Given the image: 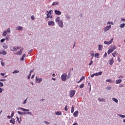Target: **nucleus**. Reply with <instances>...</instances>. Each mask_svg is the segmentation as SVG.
Segmentation results:
<instances>
[{
    "mask_svg": "<svg viewBox=\"0 0 125 125\" xmlns=\"http://www.w3.org/2000/svg\"><path fill=\"white\" fill-rule=\"evenodd\" d=\"M121 22H122L123 23H124V22H125V19L121 18Z\"/></svg>",
    "mask_w": 125,
    "mask_h": 125,
    "instance_id": "49",
    "label": "nucleus"
},
{
    "mask_svg": "<svg viewBox=\"0 0 125 125\" xmlns=\"http://www.w3.org/2000/svg\"><path fill=\"white\" fill-rule=\"evenodd\" d=\"M59 26L60 28H63L64 27V24L63 23V20H61L60 21L58 22Z\"/></svg>",
    "mask_w": 125,
    "mask_h": 125,
    "instance_id": "6",
    "label": "nucleus"
},
{
    "mask_svg": "<svg viewBox=\"0 0 125 125\" xmlns=\"http://www.w3.org/2000/svg\"><path fill=\"white\" fill-rule=\"evenodd\" d=\"M31 52H33V50H31L30 51H29L28 52V54H31Z\"/></svg>",
    "mask_w": 125,
    "mask_h": 125,
    "instance_id": "63",
    "label": "nucleus"
},
{
    "mask_svg": "<svg viewBox=\"0 0 125 125\" xmlns=\"http://www.w3.org/2000/svg\"><path fill=\"white\" fill-rule=\"evenodd\" d=\"M19 109H20V110H22V111L24 112H22L21 111H18V114L19 115H30V116H32L33 114H32V112H29L30 111L29 109H27L26 108H24L22 107H19Z\"/></svg>",
    "mask_w": 125,
    "mask_h": 125,
    "instance_id": "1",
    "label": "nucleus"
},
{
    "mask_svg": "<svg viewBox=\"0 0 125 125\" xmlns=\"http://www.w3.org/2000/svg\"><path fill=\"white\" fill-rule=\"evenodd\" d=\"M89 86V89H90V90H91V84H90V83H88V86Z\"/></svg>",
    "mask_w": 125,
    "mask_h": 125,
    "instance_id": "48",
    "label": "nucleus"
},
{
    "mask_svg": "<svg viewBox=\"0 0 125 125\" xmlns=\"http://www.w3.org/2000/svg\"><path fill=\"white\" fill-rule=\"evenodd\" d=\"M5 32H6L7 34H10V33H11V31H10V28H8L6 30H5Z\"/></svg>",
    "mask_w": 125,
    "mask_h": 125,
    "instance_id": "29",
    "label": "nucleus"
},
{
    "mask_svg": "<svg viewBox=\"0 0 125 125\" xmlns=\"http://www.w3.org/2000/svg\"><path fill=\"white\" fill-rule=\"evenodd\" d=\"M31 19L32 20H35V17H34V16H31Z\"/></svg>",
    "mask_w": 125,
    "mask_h": 125,
    "instance_id": "57",
    "label": "nucleus"
},
{
    "mask_svg": "<svg viewBox=\"0 0 125 125\" xmlns=\"http://www.w3.org/2000/svg\"><path fill=\"white\" fill-rule=\"evenodd\" d=\"M4 75H5V73H0V76H2L3 77L4 76Z\"/></svg>",
    "mask_w": 125,
    "mask_h": 125,
    "instance_id": "62",
    "label": "nucleus"
},
{
    "mask_svg": "<svg viewBox=\"0 0 125 125\" xmlns=\"http://www.w3.org/2000/svg\"><path fill=\"white\" fill-rule=\"evenodd\" d=\"M18 73H19V71L16 70L13 72V74H18Z\"/></svg>",
    "mask_w": 125,
    "mask_h": 125,
    "instance_id": "40",
    "label": "nucleus"
},
{
    "mask_svg": "<svg viewBox=\"0 0 125 125\" xmlns=\"http://www.w3.org/2000/svg\"><path fill=\"white\" fill-rule=\"evenodd\" d=\"M107 25H114V22L112 21H108L107 22Z\"/></svg>",
    "mask_w": 125,
    "mask_h": 125,
    "instance_id": "33",
    "label": "nucleus"
},
{
    "mask_svg": "<svg viewBox=\"0 0 125 125\" xmlns=\"http://www.w3.org/2000/svg\"><path fill=\"white\" fill-rule=\"evenodd\" d=\"M73 125H79V124H78V123H75L73 124Z\"/></svg>",
    "mask_w": 125,
    "mask_h": 125,
    "instance_id": "64",
    "label": "nucleus"
},
{
    "mask_svg": "<svg viewBox=\"0 0 125 125\" xmlns=\"http://www.w3.org/2000/svg\"><path fill=\"white\" fill-rule=\"evenodd\" d=\"M33 70H30V71L29 72V74L27 77V79L28 80H30V79L31 78V76L32 73H33Z\"/></svg>",
    "mask_w": 125,
    "mask_h": 125,
    "instance_id": "25",
    "label": "nucleus"
},
{
    "mask_svg": "<svg viewBox=\"0 0 125 125\" xmlns=\"http://www.w3.org/2000/svg\"><path fill=\"white\" fill-rule=\"evenodd\" d=\"M98 46H99L98 49L99 51H101L103 48V46L102 45L99 44Z\"/></svg>",
    "mask_w": 125,
    "mask_h": 125,
    "instance_id": "24",
    "label": "nucleus"
},
{
    "mask_svg": "<svg viewBox=\"0 0 125 125\" xmlns=\"http://www.w3.org/2000/svg\"><path fill=\"white\" fill-rule=\"evenodd\" d=\"M84 79H85V77H84V76H83L81 79H80V81L81 82H83V80H84Z\"/></svg>",
    "mask_w": 125,
    "mask_h": 125,
    "instance_id": "46",
    "label": "nucleus"
},
{
    "mask_svg": "<svg viewBox=\"0 0 125 125\" xmlns=\"http://www.w3.org/2000/svg\"><path fill=\"white\" fill-rule=\"evenodd\" d=\"M112 100L113 101L115 102V103H118V102H119V101H118V99H116L115 98H113Z\"/></svg>",
    "mask_w": 125,
    "mask_h": 125,
    "instance_id": "28",
    "label": "nucleus"
},
{
    "mask_svg": "<svg viewBox=\"0 0 125 125\" xmlns=\"http://www.w3.org/2000/svg\"><path fill=\"white\" fill-rule=\"evenodd\" d=\"M2 55H6V51H2Z\"/></svg>",
    "mask_w": 125,
    "mask_h": 125,
    "instance_id": "42",
    "label": "nucleus"
},
{
    "mask_svg": "<svg viewBox=\"0 0 125 125\" xmlns=\"http://www.w3.org/2000/svg\"><path fill=\"white\" fill-rule=\"evenodd\" d=\"M6 35H7V33L6 32V31H4L2 33V36L3 37H5L6 36Z\"/></svg>",
    "mask_w": 125,
    "mask_h": 125,
    "instance_id": "32",
    "label": "nucleus"
},
{
    "mask_svg": "<svg viewBox=\"0 0 125 125\" xmlns=\"http://www.w3.org/2000/svg\"><path fill=\"white\" fill-rule=\"evenodd\" d=\"M117 49V47L115 46V45H111V48L108 50L107 53L108 54H110V53H112L114 50Z\"/></svg>",
    "mask_w": 125,
    "mask_h": 125,
    "instance_id": "3",
    "label": "nucleus"
},
{
    "mask_svg": "<svg viewBox=\"0 0 125 125\" xmlns=\"http://www.w3.org/2000/svg\"><path fill=\"white\" fill-rule=\"evenodd\" d=\"M4 41H5V39H2L0 40V42H4Z\"/></svg>",
    "mask_w": 125,
    "mask_h": 125,
    "instance_id": "58",
    "label": "nucleus"
},
{
    "mask_svg": "<svg viewBox=\"0 0 125 125\" xmlns=\"http://www.w3.org/2000/svg\"><path fill=\"white\" fill-rule=\"evenodd\" d=\"M5 41H9V35H7L5 38Z\"/></svg>",
    "mask_w": 125,
    "mask_h": 125,
    "instance_id": "39",
    "label": "nucleus"
},
{
    "mask_svg": "<svg viewBox=\"0 0 125 125\" xmlns=\"http://www.w3.org/2000/svg\"><path fill=\"white\" fill-rule=\"evenodd\" d=\"M111 28H112V25H109L108 26L105 27L104 28V32L106 33V32H108V31H109V30H110L111 29Z\"/></svg>",
    "mask_w": 125,
    "mask_h": 125,
    "instance_id": "5",
    "label": "nucleus"
},
{
    "mask_svg": "<svg viewBox=\"0 0 125 125\" xmlns=\"http://www.w3.org/2000/svg\"><path fill=\"white\" fill-rule=\"evenodd\" d=\"M94 74H95V76H101V75H102V71H100L98 73H96Z\"/></svg>",
    "mask_w": 125,
    "mask_h": 125,
    "instance_id": "22",
    "label": "nucleus"
},
{
    "mask_svg": "<svg viewBox=\"0 0 125 125\" xmlns=\"http://www.w3.org/2000/svg\"><path fill=\"white\" fill-rule=\"evenodd\" d=\"M64 110L66 111H68V108H67V105H65V106L64 107Z\"/></svg>",
    "mask_w": 125,
    "mask_h": 125,
    "instance_id": "56",
    "label": "nucleus"
},
{
    "mask_svg": "<svg viewBox=\"0 0 125 125\" xmlns=\"http://www.w3.org/2000/svg\"><path fill=\"white\" fill-rule=\"evenodd\" d=\"M74 111H75V108L74 107V106L72 105V106L71 107V113L73 114Z\"/></svg>",
    "mask_w": 125,
    "mask_h": 125,
    "instance_id": "30",
    "label": "nucleus"
},
{
    "mask_svg": "<svg viewBox=\"0 0 125 125\" xmlns=\"http://www.w3.org/2000/svg\"><path fill=\"white\" fill-rule=\"evenodd\" d=\"M11 51H17V48L16 47L13 46L12 47Z\"/></svg>",
    "mask_w": 125,
    "mask_h": 125,
    "instance_id": "26",
    "label": "nucleus"
},
{
    "mask_svg": "<svg viewBox=\"0 0 125 125\" xmlns=\"http://www.w3.org/2000/svg\"><path fill=\"white\" fill-rule=\"evenodd\" d=\"M106 89H107V90H111V89H112V87H111V86H107L106 87Z\"/></svg>",
    "mask_w": 125,
    "mask_h": 125,
    "instance_id": "43",
    "label": "nucleus"
},
{
    "mask_svg": "<svg viewBox=\"0 0 125 125\" xmlns=\"http://www.w3.org/2000/svg\"><path fill=\"white\" fill-rule=\"evenodd\" d=\"M27 100H28V98H27L23 102L22 104L23 105H25V104H26V103H27Z\"/></svg>",
    "mask_w": 125,
    "mask_h": 125,
    "instance_id": "35",
    "label": "nucleus"
},
{
    "mask_svg": "<svg viewBox=\"0 0 125 125\" xmlns=\"http://www.w3.org/2000/svg\"><path fill=\"white\" fill-rule=\"evenodd\" d=\"M51 12H52V10L49 11V12L48 13H49V15H51Z\"/></svg>",
    "mask_w": 125,
    "mask_h": 125,
    "instance_id": "59",
    "label": "nucleus"
},
{
    "mask_svg": "<svg viewBox=\"0 0 125 125\" xmlns=\"http://www.w3.org/2000/svg\"><path fill=\"white\" fill-rule=\"evenodd\" d=\"M1 64L2 65V66H4V62H1Z\"/></svg>",
    "mask_w": 125,
    "mask_h": 125,
    "instance_id": "61",
    "label": "nucleus"
},
{
    "mask_svg": "<svg viewBox=\"0 0 125 125\" xmlns=\"http://www.w3.org/2000/svg\"><path fill=\"white\" fill-rule=\"evenodd\" d=\"M113 41H114V38H112L109 41H104V44H107L108 45H109V44H111V43L113 42Z\"/></svg>",
    "mask_w": 125,
    "mask_h": 125,
    "instance_id": "8",
    "label": "nucleus"
},
{
    "mask_svg": "<svg viewBox=\"0 0 125 125\" xmlns=\"http://www.w3.org/2000/svg\"><path fill=\"white\" fill-rule=\"evenodd\" d=\"M114 58H111L108 61V63L111 66L114 64Z\"/></svg>",
    "mask_w": 125,
    "mask_h": 125,
    "instance_id": "10",
    "label": "nucleus"
},
{
    "mask_svg": "<svg viewBox=\"0 0 125 125\" xmlns=\"http://www.w3.org/2000/svg\"><path fill=\"white\" fill-rule=\"evenodd\" d=\"M16 29L18 31H23V27L21 26H17Z\"/></svg>",
    "mask_w": 125,
    "mask_h": 125,
    "instance_id": "14",
    "label": "nucleus"
},
{
    "mask_svg": "<svg viewBox=\"0 0 125 125\" xmlns=\"http://www.w3.org/2000/svg\"><path fill=\"white\" fill-rule=\"evenodd\" d=\"M94 76H95V73H94V74H92V75H91V78H93V77H94Z\"/></svg>",
    "mask_w": 125,
    "mask_h": 125,
    "instance_id": "60",
    "label": "nucleus"
},
{
    "mask_svg": "<svg viewBox=\"0 0 125 125\" xmlns=\"http://www.w3.org/2000/svg\"><path fill=\"white\" fill-rule=\"evenodd\" d=\"M92 63H93V61H92V60H91V61L89 63V66H91V65H92Z\"/></svg>",
    "mask_w": 125,
    "mask_h": 125,
    "instance_id": "51",
    "label": "nucleus"
},
{
    "mask_svg": "<svg viewBox=\"0 0 125 125\" xmlns=\"http://www.w3.org/2000/svg\"><path fill=\"white\" fill-rule=\"evenodd\" d=\"M119 117L120 118H125V115L122 114H118Z\"/></svg>",
    "mask_w": 125,
    "mask_h": 125,
    "instance_id": "37",
    "label": "nucleus"
},
{
    "mask_svg": "<svg viewBox=\"0 0 125 125\" xmlns=\"http://www.w3.org/2000/svg\"><path fill=\"white\" fill-rule=\"evenodd\" d=\"M68 77H67V73H63L61 76V79L62 82H65L67 81Z\"/></svg>",
    "mask_w": 125,
    "mask_h": 125,
    "instance_id": "2",
    "label": "nucleus"
},
{
    "mask_svg": "<svg viewBox=\"0 0 125 125\" xmlns=\"http://www.w3.org/2000/svg\"><path fill=\"white\" fill-rule=\"evenodd\" d=\"M58 4H59V2L56 1L53 2V3L52 4V6H54V5H58Z\"/></svg>",
    "mask_w": 125,
    "mask_h": 125,
    "instance_id": "20",
    "label": "nucleus"
},
{
    "mask_svg": "<svg viewBox=\"0 0 125 125\" xmlns=\"http://www.w3.org/2000/svg\"><path fill=\"white\" fill-rule=\"evenodd\" d=\"M125 23H121L120 25V28H125Z\"/></svg>",
    "mask_w": 125,
    "mask_h": 125,
    "instance_id": "31",
    "label": "nucleus"
},
{
    "mask_svg": "<svg viewBox=\"0 0 125 125\" xmlns=\"http://www.w3.org/2000/svg\"><path fill=\"white\" fill-rule=\"evenodd\" d=\"M13 116H14V111H12L11 113V117L13 118Z\"/></svg>",
    "mask_w": 125,
    "mask_h": 125,
    "instance_id": "52",
    "label": "nucleus"
},
{
    "mask_svg": "<svg viewBox=\"0 0 125 125\" xmlns=\"http://www.w3.org/2000/svg\"><path fill=\"white\" fill-rule=\"evenodd\" d=\"M44 123H45V125H48L50 124L49 122H47V121H44Z\"/></svg>",
    "mask_w": 125,
    "mask_h": 125,
    "instance_id": "53",
    "label": "nucleus"
},
{
    "mask_svg": "<svg viewBox=\"0 0 125 125\" xmlns=\"http://www.w3.org/2000/svg\"><path fill=\"white\" fill-rule=\"evenodd\" d=\"M83 86H84V84L82 83L81 85H80L79 87L80 88H83Z\"/></svg>",
    "mask_w": 125,
    "mask_h": 125,
    "instance_id": "36",
    "label": "nucleus"
},
{
    "mask_svg": "<svg viewBox=\"0 0 125 125\" xmlns=\"http://www.w3.org/2000/svg\"><path fill=\"white\" fill-rule=\"evenodd\" d=\"M75 94H76V90H71L70 92H69V97L71 98H72V97H74Z\"/></svg>",
    "mask_w": 125,
    "mask_h": 125,
    "instance_id": "4",
    "label": "nucleus"
},
{
    "mask_svg": "<svg viewBox=\"0 0 125 125\" xmlns=\"http://www.w3.org/2000/svg\"><path fill=\"white\" fill-rule=\"evenodd\" d=\"M105 82H107V83H112V80L107 79V80H105Z\"/></svg>",
    "mask_w": 125,
    "mask_h": 125,
    "instance_id": "41",
    "label": "nucleus"
},
{
    "mask_svg": "<svg viewBox=\"0 0 125 125\" xmlns=\"http://www.w3.org/2000/svg\"><path fill=\"white\" fill-rule=\"evenodd\" d=\"M55 114V115H57V116H61V115H62V112H61V111H56Z\"/></svg>",
    "mask_w": 125,
    "mask_h": 125,
    "instance_id": "23",
    "label": "nucleus"
},
{
    "mask_svg": "<svg viewBox=\"0 0 125 125\" xmlns=\"http://www.w3.org/2000/svg\"><path fill=\"white\" fill-rule=\"evenodd\" d=\"M2 47L4 49H7L8 48V45L6 44L5 43H4L2 44Z\"/></svg>",
    "mask_w": 125,
    "mask_h": 125,
    "instance_id": "15",
    "label": "nucleus"
},
{
    "mask_svg": "<svg viewBox=\"0 0 125 125\" xmlns=\"http://www.w3.org/2000/svg\"><path fill=\"white\" fill-rule=\"evenodd\" d=\"M3 90H4V89L2 88H0V93H1L2 91H3Z\"/></svg>",
    "mask_w": 125,
    "mask_h": 125,
    "instance_id": "50",
    "label": "nucleus"
},
{
    "mask_svg": "<svg viewBox=\"0 0 125 125\" xmlns=\"http://www.w3.org/2000/svg\"><path fill=\"white\" fill-rule=\"evenodd\" d=\"M22 52H23V48H21L20 49V51H19L17 53H15V54L16 55H21Z\"/></svg>",
    "mask_w": 125,
    "mask_h": 125,
    "instance_id": "11",
    "label": "nucleus"
},
{
    "mask_svg": "<svg viewBox=\"0 0 125 125\" xmlns=\"http://www.w3.org/2000/svg\"><path fill=\"white\" fill-rule=\"evenodd\" d=\"M26 57V54L23 55L21 58V61H24V58Z\"/></svg>",
    "mask_w": 125,
    "mask_h": 125,
    "instance_id": "27",
    "label": "nucleus"
},
{
    "mask_svg": "<svg viewBox=\"0 0 125 125\" xmlns=\"http://www.w3.org/2000/svg\"><path fill=\"white\" fill-rule=\"evenodd\" d=\"M3 86H4L3 83L2 82H0V88L2 87Z\"/></svg>",
    "mask_w": 125,
    "mask_h": 125,
    "instance_id": "44",
    "label": "nucleus"
},
{
    "mask_svg": "<svg viewBox=\"0 0 125 125\" xmlns=\"http://www.w3.org/2000/svg\"><path fill=\"white\" fill-rule=\"evenodd\" d=\"M35 81L37 83H41L42 82V78H38L37 77H36Z\"/></svg>",
    "mask_w": 125,
    "mask_h": 125,
    "instance_id": "9",
    "label": "nucleus"
},
{
    "mask_svg": "<svg viewBox=\"0 0 125 125\" xmlns=\"http://www.w3.org/2000/svg\"><path fill=\"white\" fill-rule=\"evenodd\" d=\"M48 26H55V22L53 21H48Z\"/></svg>",
    "mask_w": 125,
    "mask_h": 125,
    "instance_id": "7",
    "label": "nucleus"
},
{
    "mask_svg": "<svg viewBox=\"0 0 125 125\" xmlns=\"http://www.w3.org/2000/svg\"><path fill=\"white\" fill-rule=\"evenodd\" d=\"M62 13L60 11H58L57 10H55V14L56 15H61Z\"/></svg>",
    "mask_w": 125,
    "mask_h": 125,
    "instance_id": "12",
    "label": "nucleus"
},
{
    "mask_svg": "<svg viewBox=\"0 0 125 125\" xmlns=\"http://www.w3.org/2000/svg\"><path fill=\"white\" fill-rule=\"evenodd\" d=\"M46 15H47L46 18H49L50 17V15H49V13H47Z\"/></svg>",
    "mask_w": 125,
    "mask_h": 125,
    "instance_id": "55",
    "label": "nucleus"
},
{
    "mask_svg": "<svg viewBox=\"0 0 125 125\" xmlns=\"http://www.w3.org/2000/svg\"><path fill=\"white\" fill-rule=\"evenodd\" d=\"M95 57H96V58H99V54L96 53L95 54Z\"/></svg>",
    "mask_w": 125,
    "mask_h": 125,
    "instance_id": "38",
    "label": "nucleus"
},
{
    "mask_svg": "<svg viewBox=\"0 0 125 125\" xmlns=\"http://www.w3.org/2000/svg\"><path fill=\"white\" fill-rule=\"evenodd\" d=\"M90 56L92 57V58H93L94 57V53L93 52L90 53Z\"/></svg>",
    "mask_w": 125,
    "mask_h": 125,
    "instance_id": "45",
    "label": "nucleus"
},
{
    "mask_svg": "<svg viewBox=\"0 0 125 125\" xmlns=\"http://www.w3.org/2000/svg\"><path fill=\"white\" fill-rule=\"evenodd\" d=\"M122 79L117 80L116 81L115 83L116 84H119V83H122Z\"/></svg>",
    "mask_w": 125,
    "mask_h": 125,
    "instance_id": "21",
    "label": "nucleus"
},
{
    "mask_svg": "<svg viewBox=\"0 0 125 125\" xmlns=\"http://www.w3.org/2000/svg\"><path fill=\"white\" fill-rule=\"evenodd\" d=\"M104 58H106L107 57V53H105L103 56Z\"/></svg>",
    "mask_w": 125,
    "mask_h": 125,
    "instance_id": "54",
    "label": "nucleus"
},
{
    "mask_svg": "<svg viewBox=\"0 0 125 125\" xmlns=\"http://www.w3.org/2000/svg\"><path fill=\"white\" fill-rule=\"evenodd\" d=\"M10 123L12 125H15V119L14 118H12L10 120Z\"/></svg>",
    "mask_w": 125,
    "mask_h": 125,
    "instance_id": "16",
    "label": "nucleus"
},
{
    "mask_svg": "<svg viewBox=\"0 0 125 125\" xmlns=\"http://www.w3.org/2000/svg\"><path fill=\"white\" fill-rule=\"evenodd\" d=\"M74 117L77 118L79 116V111L77 110L73 113Z\"/></svg>",
    "mask_w": 125,
    "mask_h": 125,
    "instance_id": "17",
    "label": "nucleus"
},
{
    "mask_svg": "<svg viewBox=\"0 0 125 125\" xmlns=\"http://www.w3.org/2000/svg\"><path fill=\"white\" fill-rule=\"evenodd\" d=\"M16 118H17V122H18V123H19V124H21V122H20V120H19V117H16Z\"/></svg>",
    "mask_w": 125,
    "mask_h": 125,
    "instance_id": "47",
    "label": "nucleus"
},
{
    "mask_svg": "<svg viewBox=\"0 0 125 125\" xmlns=\"http://www.w3.org/2000/svg\"><path fill=\"white\" fill-rule=\"evenodd\" d=\"M98 101H100V102H106V99L102 98H98Z\"/></svg>",
    "mask_w": 125,
    "mask_h": 125,
    "instance_id": "13",
    "label": "nucleus"
},
{
    "mask_svg": "<svg viewBox=\"0 0 125 125\" xmlns=\"http://www.w3.org/2000/svg\"><path fill=\"white\" fill-rule=\"evenodd\" d=\"M60 21H61V20H60V17H57L55 19V22H56V23H58Z\"/></svg>",
    "mask_w": 125,
    "mask_h": 125,
    "instance_id": "19",
    "label": "nucleus"
},
{
    "mask_svg": "<svg viewBox=\"0 0 125 125\" xmlns=\"http://www.w3.org/2000/svg\"><path fill=\"white\" fill-rule=\"evenodd\" d=\"M116 54H117V51H115L112 53V56L116 57Z\"/></svg>",
    "mask_w": 125,
    "mask_h": 125,
    "instance_id": "34",
    "label": "nucleus"
},
{
    "mask_svg": "<svg viewBox=\"0 0 125 125\" xmlns=\"http://www.w3.org/2000/svg\"><path fill=\"white\" fill-rule=\"evenodd\" d=\"M64 16L67 19H68V20H70L71 18V16H70V15L68 14H65Z\"/></svg>",
    "mask_w": 125,
    "mask_h": 125,
    "instance_id": "18",
    "label": "nucleus"
}]
</instances>
